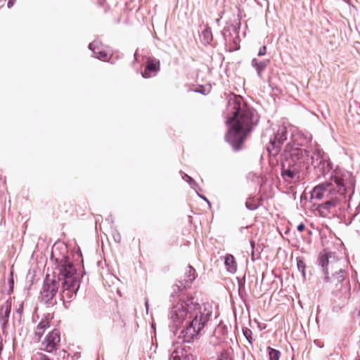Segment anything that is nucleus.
Wrapping results in <instances>:
<instances>
[{"instance_id": "nucleus-1", "label": "nucleus", "mask_w": 360, "mask_h": 360, "mask_svg": "<svg viewBox=\"0 0 360 360\" xmlns=\"http://www.w3.org/2000/svg\"><path fill=\"white\" fill-rule=\"evenodd\" d=\"M209 304H199L193 297H181L175 301L169 318L176 327L184 326L181 335L184 342H190L203 330L212 315Z\"/></svg>"}, {"instance_id": "nucleus-2", "label": "nucleus", "mask_w": 360, "mask_h": 360, "mask_svg": "<svg viewBox=\"0 0 360 360\" xmlns=\"http://www.w3.org/2000/svg\"><path fill=\"white\" fill-rule=\"evenodd\" d=\"M58 264L53 275L48 274L41 290V298L46 303L52 300L56 295L60 283L62 285L63 299H71L79 289L76 269L70 260L65 257L57 259Z\"/></svg>"}, {"instance_id": "nucleus-3", "label": "nucleus", "mask_w": 360, "mask_h": 360, "mask_svg": "<svg viewBox=\"0 0 360 360\" xmlns=\"http://www.w3.org/2000/svg\"><path fill=\"white\" fill-rule=\"evenodd\" d=\"M228 110L231 116L226 121L231 124L226 139L236 150H238L252 126L257 123V117L255 111L243 103L242 98L236 95L230 96Z\"/></svg>"}, {"instance_id": "nucleus-4", "label": "nucleus", "mask_w": 360, "mask_h": 360, "mask_svg": "<svg viewBox=\"0 0 360 360\" xmlns=\"http://www.w3.org/2000/svg\"><path fill=\"white\" fill-rule=\"evenodd\" d=\"M335 184L337 192L340 197H335L318 206V210L322 216H326L331 209L335 207L345 198V195L348 188L352 186V181L349 179V174L335 173L332 177Z\"/></svg>"}, {"instance_id": "nucleus-5", "label": "nucleus", "mask_w": 360, "mask_h": 360, "mask_svg": "<svg viewBox=\"0 0 360 360\" xmlns=\"http://www.w3.org/2000/svg\"><path fill=\"white\" fill-rule=\"evenodd\" d=\"M324 276V281L327 284V288L333 294H337L342 290V283L346 276L344 269H338L331 276H329V273Z\"/></svg>"}, {"instance_id": "nucleus-6", "label": "nucleus", "mask_w": 360, "mask_h": 360, "mask_svg": "<svg viewBox=\"0 0 360 360\" xmlns=\"http://www.w3.org/2000/svg\"><path fill=\"white\" fill-rule=\"evenodd\" d=\"M286 139L287 128L285 126H280L274 139L270 140L269 145L267 146L269 153L274 156L276 155Z\"/></svg>"}, {"instance_id": "nucleus-7", "label": "nucleus", "mask_w": 360, "mask_h": 360, "mask_svg": "<svg viewBox=\"0 0 360 360\" xmlns=\"http://www.w3.org/2000/svg\"><path fill=\"white\" fill-rule=\"evenodd\" d=\"M318 262L324 275L329 273L330 269L331 271L336 269L339 263L334 254L326 250L319 253Z\"/></svg>"}, {"instance_id": "nucleus-8", "label": "nucleus", "mask_w": 360, "mask_h": 360, "mask_svg": "<svg viewBox=\"0 0 360 360\" xmlns=\"http://www.w3.org/2000/svg\"><path fill=\"white\" fill-rule=\"evenodd\" d=\"M60 342V334L57 329L49 333L41 344V349L47 352H53L57 350Z\"/></svg>"}, {"instance_id": "nucleus-9", "label": "nucleus", "mask_w": 360, "mask_h": 360, "mask_svg": "<svg viewBox=\"0 0 360 360\" xmlns=\"http://www.w3.org/2000/svg\"><path fill=\"white\" fill-rule=\"evenodd\" d=\"M290 160L292 162L298 163L307 167L310 162V160L313 158H309V152L304 148H292L290 153Z\"/></svg>"}, {"instance_id": "nucleus-10", "label": "nucleus", "mask_w": 360, "mask_h": 360, "mask_svg": "<svg viewBox=\"0 0 360 360\" xmlns=\"http://www.w3.org/2000/svg\"><path fill=\"white\" fill-rule=\"evenodd\" d=\"M335 189H336L335 184L334 185L332 182L323 183L314 188L311 194V198L321 200L326 193H330Z\"/></svg>"}, {"instance_id": "nucleus-11", "label": "nucleus", "mask_w": 360, "mask_h": 360, "mask_svg": "<svg viewBox=\"0 0 360 360\" xmlns=\"http://www.w3.org/2000/svg\"><path fill=\"white\" fill-rule=\"evenodd\" d=\"M52 319L53 316L50 314H47L38 323L34 330L35 341L39 342L41 340L46 330L50 327Z\"/></svg>"}, {"instance_id": "nucleus-12", "label": "nucleus", "mask_w": 360, "mask_h": 360, "mask_svg": "<svg viewBox=\"0 0 360 360\" xmlns=\"http://www.w3.org/2000/svg\"><path fill=\"white\" fill-rule=\"evenodd\" d=\"M195 278V269L192 266H188L185 278L179 281L180 285L177 284L173 285L174 291L175 292L176 290H179L181 288H186L192 283Z\"/></svg>"}, {"instance_id": "nucleus-13", "label": "nucleus", "mask_w": 360, "mask_h": 360, "mask_svg": "<svg viewBox=\"0 0 360 360\" xmlns=\"http://www.w3.org/2000/svg\"><path fill=\"white\" fill-rule=\"evenodd\" d=\"M160 61L156 59L149 60L147 63L146 69L142 73V76L146 78H149L156 74L159 70Z\"/></svg>"}, {"instance_id": "nucleus-14", "label": "nucleus", "mask_w": 360, "mask_h": 360, "mask_svg": "<svg viewBox=\"0 0 360 360\" xmlns=\"http://www.w3.org/2000/svg\"><path fill=\"white\" fill-rule=\"evenodd\" d=\"M91 51H92L91 56H94L96 58L103 60V61L108 60L110 57L109 51H108L105 49H102L101 50H100L99 49H96L95 47V45L93 44L92 43H91Z\"/></svg>"}, {"instance_id": "nucleus-15", "label": "nucleus", "mask_w": 360, "mask_h": 360, "mask_svg": "<svg viewBox=\"0 0 360 360\" xmlns=\"http://www.w3.org/2000/svg\"><path fill=\"white\" fill-rule=\"evenodd\" d=\"M269 63H270L269 60H264L262 61H259L257 59L253 58L252 60L251 64H252V66L257 71V74L258 77L262 78V72L266 69V68L269 64Z\"/></svg>"}, {"instance_id": "nucleus-16", "label": "nucleus", "mask_w": 360, "mask_h": 360, "mask_svg": "<svg viewBox=\"0 0 360 360\" xmlns=\"http://www.w3.org/2000/svg\"><path fill=\"white\" fill-rule=\"evenodd\" d=\"M281 175L285 181L290 182L297 181L300 179V175L296 174L290 169L285 167L284 165H283Z\"/></svg>"}, {"instance_id": "nucleus-17", "label": "nucleus", "mask_w": 360, "mask_h": 360, "mask_svg": "<svg viewBox=\"0 0 360 360\" xmlns=\"http://www.w3.org/2000/svg\"><path fill=\"white\" fill-rule=\"evenodd\" d=\"M225 265L227 267V270L233 274L236 271L237 267L235 262V259L233 255H228L225 257Z\"/></svg>"}, {"instance_id": "nucleus-18", "label": "nucleus", "mask_w": 360, "mask_h": 360, "mask_svg": "<svg viewBox=\"0 0 360 360\" xmlns=\"http://www.w3.org/2000/svg\"><path fill=\"white\" fill-rule=\"evenodd\" d=\"M11 311V305L8 303H5L1 307L0 309V315L1 316V319L4 321V323L7 322V319L9 316Z\"/></svg>"}, {"instance_id": "nucleus-19", "label": "nucleus", "mask_w": 360, "mask_h": 360, "mask_svg": "<svg viewBox=\"0 0 360 360\" xmlns=\"http://www.w3.org/2000/svg\"><path fill=\"white\" fill-rule=\"evenodd\" d=\"M288 168L290 169V170H292L294 173H296V174L300 175L306 167L296 162H290L288 166Z\"/></svg>"}, {"instance_id": "nucleus-20", "label": "nucleus", "mask_w": 360, "mask_h": 360, "mask_svg": "<svg viewBox=\"0 0 360 360\" xmlns=\"http://www.w3.org/2000/svg\"><path fill=\"white\" fill-rule=\"evenodd\" d=\"M269 360H278L280 357L279 351L270 347L269 348Z\"/></svg>"}, {"instance_id": "nucleus-21", "label": "nucleus", "mask_w": 360, "mask_h": 360, "mask_svg": "<svg viewBox=\"0 0 360 360\" xmlns=\"http://www.w3.org/2000/svg\"><path fill=\"white\" fill-rule=\"evenodd\" d=\"M206 43H210L212 39V35L210 29L205 30L202 33Z\"/></svg>"}, {"instance_id": "nucleus-22", "label": "nucleus", "mask_w": 360, "mask_h": 360, "mask_svg": "<svg viewBox=\"0 0 360 360\" xmlns=\"http://www.w3.org/2000/svg\"><path fill=\"white\" fill-rule=\"evenodd\" d=\"M243 333L244 336L245 337V338L247 339V340L248 341V342L252 344V333L251 330H250L248 328H243Z\"/></svg>"}, {"instance_id": "nucleus-23", "label": "nucleus", "mask_w": 360, "mask_h": 360, "mask_svg": "<svg viewBox=\"0 0 360 360\" xmlns=\"http://www.w3.org/2000/svg\"><path fill=\"white\" fill-rule=\"evenodd\" d=\"M297 267L299 271H300L302 276H305L304 269H305V264L301 259H297Z\"/></svg>"}, {"instance_id": "nucleus-24", "label": "nucleus", "mask_w": 360, "mask_h": 360, "mask_svg": "<svg viewBox=\"0 0 360 360\" xmlns=\"http://www.w3.org/2000/svg\"><path fill=\"white\" fill-rule=\"evenodd\" d=\"M32 360H50L42 352H37L34 354Z\"/></svg>"}, {"instance_id": "nucleus-25", "label": "nucleus", "mask_w": 360, "mask_h": 360, "mask_svg": "<svg viewBox=\"0 0 360 360\" xmlns=\"http://www.w3.org/2000/svg\"><path fill=\"white\" fill-rule=\"evenodd\" d=\"M177 353H178L177 352H175L172 354V359L173 360H187V355H188L187 354H182L181 356H180L177 355Z\"/></svg>"}, {"instance_id": "nucleus-26", "label": "nucleus", "mask_w": 360, "mask_h": 360, "mask_svg": "<svg viewBox=\"0 0 360 360\" xmlns=\"http://www.w3.org/2000/svg\"><path fill=\"white\" fill-rule=\"evenodd\" d=\"M218 360H231V357L226 352H222L218 357Z\"/></svg>"}, {"instance_id": "nucleus-27", "label": "nucleus", "mask_w": 360, "mask_h": 360, "mask_svg": "<svg viewBox=\"0 0 360 360\" xmlns=\"http://www.w3.org/2000/svg\"><path fill=\"white\" fill-rule=\"evenodd\" d=\"M266 46H263L259 49L257 55L259 56H263L266 54Z\"/></svg>"}, {"instance_id": "nucleus-28", "label": "nucleus", "mask_w": 360, "mask_h": 360, "mask_svg": "<svg viewBox=\"0 0 360 360\" xmlns=\"http://www.w3.org/2000/svg\"><path fill=\"white\" fill-rule=\"evenodd\" d=\"M186 178V181L189 183L190 184H193V185H195V183L194 182L193 179L188 176L187 174H185L184 176H183V179H185Z\"/></svg>"}, {"instance_id": "nucleus-29", "label": "nucleus", "mask_w": 360, "mask_h": 360, "mask_svg": "<svg viewBox=\"0 0 360 360\" xmlns=\"http://www.w3.org/2000/svg\"><path fill=\"white\" fill-rule=\"evenodd\" d=\"M304 228H305L304 225L303 224H299V225L297 226V230H298L300 232H301V231H302L304 229Z\"/></svg>"}, {"instance_id": "nucleus-30", "label": "nucleus", "mask_w": 360, "mask_h": 360, "mask_svg": "<svg viewBox=\"0 0 360 360\" xmlns=\"http://www.w3.org/2000/svg\"><path fill=\"white\" fill-rule=\"evenodd\" d=\"M145 306H146V313L148 314V299L146 297L145 298Z\"/></svg>"}, {"instance_id": "nucleus-31", "label": "nucleus", "mask_w": 360, "mask_h": 360, "mask_svg": "<svg viewBox=\"0 0 360 360\" xmlns=\"http://www.w3.org/2000/svg\"><path fill=\"white\" fill-rule=\"evenodd\" d=\"M14 1H15V0H9V1H8V4H7L8 7V8L12 7V6H13V4H14Z\"/></svg>"}, {"instance_id": "nucleus-32", "label": "nucleus", "mask_w": 360, "mask_h": 360, "mask_svg": "<svg viewBox=\"0 0 360 360\" xmlns=\"http://www.w3.org/2000/svg\"><path fill=\"white\" fill-rule=\"evenodd\" d=\"M245 205L249 210H255L256 208L255 206L249 205L248 202L245 203Z\"/></svg>"}, {"instance_id": "nucleus-33", "label": "nucleus", "mask_w": 360, "mask_h": 360, "mask_svg": "<svg viewBox=\"0 0 360 360\" xmlns=\"http://www.w3.org/2000/svg\"><path fill=\"white\" fill-rule=\"evenodd\" d=\"M187 360H193V357L191 354L187 355Z\"/></svg>"}, {"instance_id": "nucleus-34", "label": "nucleus", "mask_w": 360, "mask_h": 360, "mask_svg": "<svg viewBox=\"0 0 360 360\" xmlns=\"http://www.w3.org/2000/svg\"><path fill=\"white\" fill-rule=\"evenodd\" d=\"M22 308H20V309L18 310V313H21V312H22Z\"/></svg>"}]
</instances>
